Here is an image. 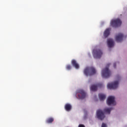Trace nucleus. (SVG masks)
Returning <instances> with one entry per match:
<instances>
[{
	"mask_svg": "<svg viewBox=\"0 0 127 127\" xmlns=\"http://www.w3.org/2000/svg\"><path fill=\"white\" fill-rule=\"evenodd\" d=\"M103 87V84L102 83H97L95 85H92L90 87L91 91H95L98 90V88H102Z\"/></svg>",
	"mask_w": 127,
	"mask_h": 127,
	"instance_id": "nucleus-9",
	"label": "nucleus"
},
{
	"mask_svg": "<svg viewBox=\"0 0 127 127\" xmlns=\"http://www.w3.org/2000/svg\"><path fill=\"white\" fill-rule=\"evenodd\" d=\"M112 108H105L104 110V112H105V113H107V114H109V115H110V114H111V111H112Z\"/></svg>",
	"mask_w": 127,
	"mask_h": 127,
	"instance_id": "nucleus-17",
	"label": "nucleus"
},
{
	"mask_svg": "<svg viewBox=\"0 0 127 127\" xmlns=\"http://www.w3.org/2000/svg\"><path fill=\"white\" fill-rule=\"evenodd\" d=\"M103 55V52L101 50H93V56L94 58L98 59L100 57H102Z\"/></svg>",
	"mask_w": 127,
	"mask_h": 127,
	"instance_id": "nucleus-4",
	"label": "nucleus"
},
{
	"mask_svg": "<svg viewBox=\"0 0 127 127\" xmlns=\"http://www.w3.org/2000/svg\"><path fill=\"white\" fill-rule=\"evenodd\" d=\"M107 44L108 47L110 48L111 47H113L115 44V43L114 42V40L112 39H108L107 40Z\"/></svg>",
	"mask_w": 127,
	"mask_h": 127,
	"instance_id": "nucleus-11",
	"label": "nucleus"
},
{
	"mask_svg": "<svg viewBox=\"0 0 127 127\" xmlns=\"http://www.w3.org/2000/svg\"><path fill=\"white\" fill-rule=\"evenodd\" d=\"M53 122H54V118H50L46 121L47 124H52Z\"/></svg>",
	"mask_w": 127,
	"mask_h": 127,
	"instance_id": "nucleus-16",
	"label": "nucleus"
},
{
	"mask_svg": "<svg viewBox=\"0 0 127 127\" xmlns=\"http://www.w3.org/2000/svg\"><path fill=\"white\" fill-rule=\"evenodd\" d=\"M71 64L75 69H79V64L77 63V62L75 60H72L71 61Z\"/></svg>",
	"mask_w": 127,
	"mask_h": 127,
	"instance_id": "nucleus-12",
	"label": "nucleus"
},
{
	"mask_svg": "<svg viewBox=\"0 0 127 127\" xmlns=\"http://www.w3.org/2000/svg\"><path fill=\"white\" fill-rule=\"evenodd\" d=\"M78 127H85V126L82 125V124H80L79 126H78Z\"/></svg>",
	"mask_w": 127,
	"mask_h": 127,
	"instance_id": "nucleus-20",
	"label": "nucleus"
},
{
	"mask_svg": "<svg viewBox=\"0 0 127 127\" xmlns=\"http://www.w3.org/2000/svg\"><path fill=\"white\" fill-rule=\"evenodd\" d=\"M97 117L99 120L103 121L105 119V114H104V112L102 110H99L97 112Z\"/></svg>",
	"mask_w": 127,
	"mask_h": 127,
	"instance_id": "nucleus-8",
	"label": "nucleus"
},
{
	"mask_svg": "<svg viewBox=\"0 0 127 127\" xmlns=\"http://www.w3.org/2000/svg\"><path fill=\"white\" fill-rule=\"evenodd\" d=\"M116 67H117V64L114 63V68H116Z\"/></svg>",
	"mask_w": 127,
	"mask_h": 127,
	"instance_id": "nucleus-21",
	"label": "nucleus"
},
{
	"mask_svg": "<svg viewBox=\"0 0 127 127\" xmlns=\"http://www.w3.org/2000/svg\"><path fill=\"white\" fill-rule=\"evenodd\" d=\"M118 87H119V81H114L113 83H109L107 85V88H108V89H117V88H118Z\"/></svg>",
	"mask_w": 127,
	"mask_h": 127,
	"instance_id": "nucleus-6",
	"label": "nucleus"
},
{
	"mask_svg": "<svg viewBox=\"0 0 127 127\" xmlns=\"http://www.w3.org/2000/svg\"><path fill=\"white\" fill-rule=\"evenodd\" d=\"M77 97L79 99H84L86 98V96H87V94L84 90L82 89H79L77 91Z\"/></svg>",
	"mask_w": 127,
	"mask_h": 127,
	"instance_id": "nucleus-5",
	"label": "nucleus"
},
{
	"mask_svg": "<svg viewBox=\"0 0 127 127\" xmlns=\"http://www.w3.org/2000/svg\"><path fill=\"white\" fill-rule=\"evenodd\" d=\"M123 38H124V35L122 33H119L116 36V40L118 42H122L123 41Z\"/></svg>",
	"mask_w": 127,
	"mask_h": 127,
	"instance_id": "nucleus-10",
	"label": "nucleus"
},
{
	"mask_svg": "<svg viewBox=\"0 0 127 127\" xmlns=\"http://www.w3.org/2000/svg\"><path fill=\"white\" fill-rule=\"evenodd\" d=\"M110 65H111V64H107V66H109Z\"/></svg>",
	"mask_w": 127,
	"mask_h": 127,
	"instance_id": "nucleus-22",
	"label": "nucleus"
},
{
	"mask_svg": "<svg viewBox=\"0 0 127 127\" xmlns=\"http://www.w3.org/2000/svg\"><path fill=\"white\" fill-rule=\"evenodd\" d=\"M101 127H107V125L105 123H102Z\"/></svg>",
	"mask_w": 127,
	"mask_h": 127,
	"instance_id": "nucleus-19",
	"label": "nucleus"
},
{
	"mask_svg": "<svg viewBox=\"0 0 127 127\" xmlns=\"http://www.w3.org/2000/svg\"><path fill=\"white\" fill-rule=\"evenodd\" d=\"M64 109L67 112H69V111H71V109H72V106L70 104L67 103L64 106Z\"/></svg>",
	"mask_w": 127,
	"mask_h": 127,
	"instance_id": "nucleus-13",
	"label": "nucleus"
},
{
	"mask_svg": "<svg viewBox=\"0 0 127 127\" xmlns=\"http://www.w3.org/2000/svg\"><path fill=\"white\" fill-rule=\"evenodd\" d=\"M110 24L113 27H118V26H121V25H122V21L119 18L112 20Z\"/></svg>",
	"mask_w": 127,
	"mask_h": 127,
	"instance_id": "nucleus-2",
	"label": "nucleus"
},
{
	"mask_svg": "<svg viewBox=\"0 0 127 127\" xmlns=\"http://www.w3.org/2000/svg\"><path fill=\"white\" fill-rule=\"evenodd\" d=\"M107 103L108 106L111 105H116V101H115V97L109 96L107 100Z\"/></svg>",
	"mask_w": 127,
	"mask_h": 127,
	"instance_id": "nucleus-7",
	"label": "nucleus"
},
{
	"mask_svg": "<svg viewBox=\"0 0 127 127\" xmlns=\"http://www.w3.org/2000/svg\"><path fill=\"white\" fill-rule=\"evenodd\" d=\"M66 68L67 70H71V67L70 65L68 64V65H66Z\"/></svg>",
	"mask_w": 127,
	"mask_h": 127,
	"instance_id": "nucleus-18",
	"label": "nucleus"
},
{
	"mask_svg": "<svg viewBox=\"0 0 127 127\" xmlns=\"http://www.w3.org/2000/svg\"><path fill=\"white\" fill-rule=\"evenodd\" d=\"M112 75V73L109 67H106L103 69L102 71V76L103 78H109Z\"/></svg>",
	"mask_w": 127,
	"mask_h": 127,
	"instance_id": "nucleus-3",
	"label": "nucleus"
},
{
	"mask_svg": "<svg viewBox=\"0 0 127 127\" xmlns=\"http://www.w3.org/2000/svg\"><path fill=\"white\" fill-rule=\"evenodd\" d=\"M98 96L99 100H100L101 101H104V100L106 99V95L104 94L100 93L99 94Z\"/></svg>",
	"mask_w": 127,
	"mask_h": 127,
	"instance_id": "nucleus-15",
	"label": "nucleus"
},
{
	"mask_svg": "<svg viewBox=\"0 0 127 127\" xmlns=\"http://www.w3.org/2000/svg\"><path fill=\"white\" fill-rule=\"evenodd\" d=\"M110 31H111V28L107 29L104 33V36L105 38H107L109 35H110Z\"/></svg>",
	"mask_w": 127,
	"mask_h": 127,
	"instance_id": "nucleus-14",
	"label": "nucleus"
},
{
	"mask_svg": "<svg viewBox=\"0 0 127 127\" xmlns=\"http://www.w3.org/2000/svg\"><path fill=\"white\" fill-rule=\"evenodd\" d=\"M84 73L86 76H92V75H95V74L97 73V71L94 67L91 66L90 67H86L84 69Z\"/></svg>",
	"mask_w": 127,
	"mask_h": 127,
	"instance_id": "nucleus-1",
	"label": "nucleus"
}]
</instances>
